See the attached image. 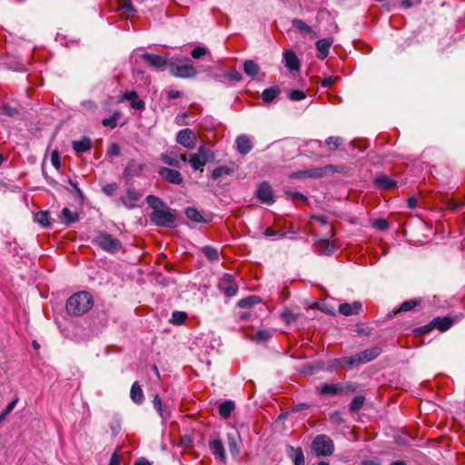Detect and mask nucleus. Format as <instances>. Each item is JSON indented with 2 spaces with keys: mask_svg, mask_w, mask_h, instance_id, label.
Returning a JSON list of instances; mask_svg holds the SVG:
<instances>
[{
  "mask_svg": "<svg viewBox=\"0 0 465 465\" xmlns=\"http://www.w3.org/2000/svg\"><path fill=\"white\" fill-rule=\"evenodd\" d=\"M94 305V299L88 292H77L66 302V312L73 316H82L88 312Z\"/></svg>",
  "mask_w": 465,
  "mask_h": 465,
  "instance_id": "nucleus-1",
  "label": "nucleus"
},
{
  "mask_svg": "<svg viewBox=\"0 0 465 465\" xmlns=\"http://www.w3.org/2000/svg\"><path fill=\"white\" fill-rule=\"evenodd\" d=\"M215 158L214 152L202 145L197 149V152L191 154L189 163L195 171H203L204 165L213 162Z\"/></svg>",
  "mask_w": 465,
  "mask_h": 465,
  "instance_id": "nucleus-2",
  "label": "nucleus"
},
{
  "mask_svg": "<svg viewBox=\"0 0 465 465\" xmlns=\"http://www.w3.org/2000/svg\"><path fill=\"white\" fill-rule=\"evenodd\" d=\"M357 385L352 382L323 384L320 390L322 395H347L355 391Z\"/></svg>",
  "mask_w": 465,
  "mask_h": 465,
  "instance_id": "nucleus-3",
  "label": "nucleus"
},
{
  "mask_svg": "<svg viewBox=\"0 0 465 465\" xmlns=\"http://www.w3.org/2000/svg\"><path fill=\"white\" fill-rule=\"evenodd\" d=\"M150 220L158 226L171 227L176 221V214L165 205L161 210L153 212Z\"/></svg>",
  "mask_w": 465,
  "mask_h": 465,
  "instance_id": "nucleus-4",
  "label": "nucleus"
},
{
  "mask_svg": "<svg viewBox=\"0 0 465 465\" xmlns=\"http://www.w3.org/2000/svg\"><path fill=\"white\" fill-rule=\"evenodd\" d=\"M94 242L101 249L111 253L117 252L122 248L118 239L105 232H99L94 238Z\"/></svg>",
  "mask_w": 465,
  "mask_h": 465,
  "instance_id": "nucleus-5",
  "label": "nucleus"
},
{
  "mask_svg": "<svg viewBox=\"0 0 465 465\" xmlns=\"http://www.w3.org/2000/svg\"><path fill=\"white\" fill-rule=\"evenodd\" d=\"M312 448L317 456H329L333 452L334 444L328 436L321 434L314 438Z\"/></svg>",
  "mask_w": 465,
  "mask_h": 465,
  "instance_id": "nucleus-6",
  "label": "nucleus"
},
{
  "mask_svg": "<svg viewBox=\"0 0 465 465\" xmlns=\"http://www.w3.org/2000/svg\"><path fill=\"white\" fill-rule=\"evenodd\" d=\"M142 194L134 187H129L126 190L125 195L121 196L116 200L118 205H123L127 209H134L137 206L138 201L141 199Z\"/></svg>",
  "mask_w": 465,
  "mask_h": 465,
  "instance_id": "nucleus-7",
  "label": "nucleus"
},
{
  "mask_svg": "<svg viewBox=\"0 0 465 465\" xmlns=\"http://www.w3.org/2000/svg\"><path fill=\"white\" fill-rule=\"evenodd\" d=\"M218 287L227 297L234 296L238 291L233 277L228 273H225L220 280Z\"/></svg>",
  "mask_w": 465,
  "mask_h": 465,
  "instance_id": "nucleus-8",
  "label": "nucleus"
},
{
  "mask_svg": "<svg viewBox=\"0 0 465 465\" xmlns=\"http://www.w3.org/2000/svg\"><path fill=\"white\" fill-rule=\"evenodd\" d=\"M159 175L167 183L172 184H182L183 177L181 173L177 170L171 169L168 167H161L158 170Z\"/></svg>",
  "mask_w": 465,
  "mask_h": 465,
  "instance_id": "nucleus-9",
  "label": "nucleus"
},
{
  "mask_svg": "<svg viewBox=\"0 0 465 465\" xmlns=\"http://www.w3.org/2000/svg\"><path fill=\"white\" fill-rule=\"evenodd\" d=\"M176 142L185 148L193 149L196 144V135L191 129H183L178 133Z\"/></svg>",
  "mask_w": 465,
  "mask_h": 465,
  "instance_id": "nucleus-10",
  "label": "nucleus"
},
{
  "mask_svg": "<svg viewBox=\"0 0 465 465\" xmlns=\"http://www.w3.org/2000/svg\"><path fill=\"white\" fill-rule=\"evenodd\" d=\"M171 74L176 77L190 78L197 74V70L192 64H171Z\"/></svg>",
  "mask_w": 465,
  "mask_h": 465,
  "instance_id": "nucleus-11",
  "label": "nucleus"
},
{
  "mask_svg": "<svg viewBox=\"0 0 465 465\" xmlns=\"http://www.w3.org/2000/svg\"><path fill=\"white\" fill-rule=\"evenodd\" d=\"M141 59H143L149 66L155 70H163L167 65V59L159 54H153L149 53H144L141 55Z\"/></svg>",
  "mask_w": 465,
  "mask_h": 465,
  "instance_id": "nucleus-12",
  "label": "nucleus"
},
{
  "mask_svg": "<svg viewBox=\"0 0 465 465\" xmlns=\"http://www.w3.org/2000/svg\"><path fill=\"white\" fill-rule=\"evenodd\" d=\"M257 198L263 203L272 204L274 203V196L270 184L266 182L262 183L256 192Z\"/></svg>",
  "mask_w": 465,
  "mask_h": 465,
  "instance_id": "nucleus-13",
  "label": "nucleus"
},
{
  "mask_svg": "<svg viewBox=\"0 0 465 465\" xmlns=\"http://www.w3.org/2000/svg\"><path fill=\"white\" fill-rule=\"evenodd\" d=\"M144 169L145 164L143 163H139L136 162L135 160H131L124 171V175L127 178L139 176L143 173Z\"/></svg>",
  "mask_w": 465,
  "mask_h": 465,
  "instance_id": "nucleus-14",
  "label": "nucleus"
},
{
  "mask_svg": "<svg viewBox=\"0 0 465 465\" xmlns=\"http://www.w3.org/2000/svg\"><path fill=\"white\" fill-rule=\"evenodd\" d=\"M236 149L242 155H245L252 149V141L246 134L239 135L235 140Z\"/></svg>",
  "mask_w": 465,
  "mask_h": 465,
  "instance_id": "nucleus-15",
  "label": "nucleus"
},
{
  "mask_svg": "<svg viewBox=\"0 0 465 465\" xmlns=\"http://www.w3.org/2000/svg\"><path fill=\"white\" fill-rule=\"evenodd\" d=\"M361 307L362 304L360 302H354L352 303L344 302L340 304L339 312L345 316L357 315L360 313Z\"/></svg>",
  "mask_w": 465,
  "mask_h": 465,
  "instance_id": "nucleus-16",
  "label": "nucleus"
},
{
  "mask_svg": "<svg viewBox=\"0 0 465 465\" xmlns=\"http://www.w3.org/2000/svg\"><path fill=\"white\" fill-rule=\"evenodd\" d=\"M332 43V38H323L316 42V48L318 50L317 57L319 59L324 60L328 56L329 50Z\"/></svg>",
  "mask_w": 465,
  "mask_h": 465,
  "instance_id": "nucleus-17",
  "label": "nucleus"
},
{
  "mask_svg": "<svg viewBox=\"0 0 465 465\" xmlns=\"http://www.w3.org/2000/svg\"><path fill=\"white\" fill-rule=\"evenodd\" d=\"M283 59L285 66L291 71H298L300 69V62L296 54L290 50L283 52Z\"/></svg>",
  "mask_w": 465,
  "mask_h": 465,
  "instance_id": "nucleus-18",
  "label": "nucleus"
},
{
  "mask_svg": "<svg viewBox=\"0 0 465 465\" xmlns=\"http://www.w3.org/2000/svg\"><path fill=\"white\" fill-rule=\"evenodd\" d=\"M153 404L156 411L159 413V415L163 419L167 420L171 416V410L170 408L162 403V401L160 399V396L158 394H155L153 400Z\"/></svg>",
  "mask_w": 465,
  "mask_h": 465,
  "instance_id": "nucleus-19",
  "label": "nucleus"
},
{
  "mask_svg": "<svg viewBox=\"0 0 465 465\" xmlns=\"http://www.w3.org/2000/svg\"><path fill=\"white\" fill-rule=\"evenodd\" d=\"M121 100H126L131 102L132 108L135 110H143L145 106V104L143 101L138 99V94L135 91H131L125 93Z\"/></svg>",
  "mask_w": 465,
  "mask_h": 465,
  "instance_id": "nucleus-20",
  "label": "nucleus"
},
{
  "mask_svg": "<svg viewBox=\"0 0 465 465\" xmlns=\"http://www.w3.org/2000/svg\"><path fill=\"white\" fill-rule=\"evenodd\" d=\"M210 449L213 453L222 461H224L226 459L225 450L223 448V444L221 440L215 439L210 441Z\"/></svg>",
  "mask_w": 465,
  "mask_h": 465,
  "instance_id": "nucleus-21",
  "label": "nucleus"
},
{
  "mask_svg": "<svg viewBox=\"0 0 465 465\" xmlns=\"http://www.w3.org/2000/svg\"><path fill=\"white\" fill-rule=\"evenodd\" d=\"M288 453L294 465H305L304 455L302 448H294L292 446H289Z\"/></svg>",
  "mask_w": 465,
  "mask_h": 465,
  "instance_id": "nucleus-22",
  "label": "nucleus"
},
{
  "mask_svg": "<svg viewBox=\"0 0 465 465\" xmlns=\"http://www.w3.org/2000/svg\"><path fill=\"white\" fill-rule=\"evenodd\" d=\"M381 353V349L379 347H373L371 349L364 350L359 353L361 362L366 363L369 362L375 358H377Z\"/></svg>",
  "mask_w": 465,
  "mask_h": 465,
  "instance_id": "nucleus-23",
  "label": "nucleus"
},
{
  "mask_svg": "<svg viewBox=\"0 0 465 465\" xmlns=\"http://www.w3.org/2000/svg\"><path fill=\"white\" fill-rule=\"evenodd\" d=\"M375 184L380 189L391 190L396 186L397 183L389 176L381 174L375 179Z\"/></svg>",
  "mask_w": 465,
  "mask_h": 465,
  "instance_id": "nucleus-24",
  "label": "nucleus"
},
{
  "mask_svg": "<svg viewBox=\"0 0 465 465\" xmlns=\"http://www.w3.org/2000/svg\"><path fill=\"white\" fill-rule=\"evenodd\" d=\"M130 397L136 404H142L143 402V391L137 381H134L131 387Z\"/></svg>",
  "mask_w": 465,
  "mask_h": 465,
  "instance_id": "nucleus-25",
  "label": "nucleus"
},
{
  "mask_svg": "<svg viewBox=\"0 0 465 465\" xmlns=\"http://www.w3.org/2000/svg\"><path fill=\"white\" fill-rule=\"evenodd\" d=\"M73 149L77 153H82L89 151L92 147V141L90 138L84 137L79 141H74L73 143Z\"/></svg>",
  "mask_w": 465,
  "mask_h": 465,
  "instance_id": "nucleus-26",
  "label": "nucleus"
},
{
  "mask_svg": "<svg viewBox=\"0 0 465 465\" xmlns=\"http://www.w3.org/2000/svg\"><path fill=\"white\" fill-rule=\"evenodd\" d=\"M432 323L435 325V328L445 331L451 327L453 321L450 317H437L432 320Z\"/></svg>",
  "mask_w": 465,
  "mask_h": 465,
  "instance_id": "nucleus-27",
  "label": "nucleus"
},
{
  "mask_svg": "<svg viewBox=\"0 0 465 465\" xmlns=\"http://www.w3.org/2000/svg\"><path fill=\"white\" fill-rule=\"evenodd\" d=\"M243 71L248 76L254 77L258 74L260 67L253 60H247L243 64Z\"/></svg>",
  "mask_w": 465,
  "mask_h": 465,
  "instance_id": "nucleus-28",
  "label": "nucleus"
},
{
  "mask_svg": "<svg viewBox=\"0 0 465 465\" xmlns=\"http://www.w3.org/2000/svg\"><path fill=\"white\" fill-rule=\"evenodd\" d=\"M235 405L232 401H225L219 406V413L223 419H228L234 410Z\"/></svg>",
  "mask_w": 465,
  "mask_h": 465,
  "instance_id": "nucleus-29",
  "label": "nucleus"
},
{
  "mask_svg": "<svg viewBox=\"0 0 465 465\" xmlns=\"http://www.w3.org/2000/svg\"><path fill=\"white\" fill-rule=\"evenodd\" d=\"M280 94V89L278 86H272L263 90L262 94V98L264 103H270L273 99H275Z\"/></svg>",
  "mask_w": 465,
  "mask_h": 465,
  "instance_id": "nucleus-30",
  "label": "nucleus"
},
{
  "mask_svg": "<svg viewBox=\"0 0 465 465\" xmlns=\"http://www.w3.org/2000/svg\"><path fill=\"white\" fill-rule=\"evenodd\" d=\"M62 223L71 224L78 220V214L68 208H64L61 213Z\"/></svg>",
  "mask_w": 465,
  "mask_h": 465,
  "instance_id": "nucleus-31",
  "label": "nucleus"
},
{
  "mask_svg": "<svg viewBox=\"0 0 465 465\" xmlns=\"http://www.w3.org/2000/svg\"><path fill=\"white\" fill-rule=\"evenodd\" d=\"M146 203L153 209V212H155L156 210H161L166 205L163 200L154 195H148L146 197Z\"/></svg>",
  "mask_w": 465,
  "mask_h": 465,
  "instance_id": "nucleus-32",
  "label": "nucleus"
},
{
  "mask_svg": "<svg viewBox=\"0 0 465 465\" xmlns=\"http://www.w3.org/2000/svg\"><path fill=\"white\" fill-rule=\"evenodd\" d=\"M260 302H261V298L259 296L252 295V296H248L246 298L240 300L238 302V306L240 308H251Z\"/></svg>",
  "mask_w": 465,
  "mask_h": 465,
  "instance_id": "nucleus-33",
  "label": "nucleus"
},
{
  "mask_svg": "<svg viewBox=\"0 0 465 465\" xmlns=\"http://www.w3.org/2000/svg\"><path fill=\"white\" fill-rule=\"evenodd\" d=\"M421 302L420 299H411L401 303L397 312H406L412 311Z\"/></svg>",
  "mask_w": 465,
  "mask_h": 465,
  "instance_id": "nucleus-34",
  "label": "nucleus"
},
{
  "mask_svg": "<svg viewBox=\"0 0 465 465\" xmlns=\"http://www.w3.org/2000/svg\"><path fill=\"white\" fill-rule=\"evenodd\" d=\"M233 170L228 166H219L215 168L211 174L213 180L216 181L223 175H231Z\"/></svg>",
  "mask_w": 465,
  "mask_h": 465,
  "instance_id": "nucleus-35",
  "label": "nucleus"
},
{
  "mask_svg": "<svg viewBox=\"0 0 465 465\" xmlns=\"http://www.w3.org/2000/svg\"><path fill=\"white\" fill-rule=\"evenodd\" d=\"M317 248L324 254H331L335 251V246L329 240H320L317 242Z\"/></svg>",
  "mask_w": 465,
  "mask_h": 465,
  "instance_id": "nucleus-36",
  "label": "nucleus"
},
{
  "mask_svg": "<svg viewBox=\"0 0 465 465\" xmlns=\"http://www.w3.org/2000/svg\"><path fill=\"white\" fill-rule=\"evenodd\" d=\"M118 8L126 15H134L136 13L131 0H118Z\"/></svg>",
  "mask_w": 465,
  "mask_h": 465,
  "instance_id": "nucleus-37",
  "label": "nucleus"
},
{
  "mask_svg": "<svg viewBox=\"0 0 465 465\" xmlns=\"http://www.w3.org/2000/svg\"><path fill=\"white\" fill-rule=\"evenodd\" d=\"M292 25L301 33L310 35L312 33V28L301 19L295 18L292 20Z\"/></svg>",
  "mask_w": 465,
  "mask_h": 465,
  "instance_id": "nucleus-38",
  "label": "nucleus"
},
{
  "mask_svg": "<svg viewBox=\"0 0 465 465\" xmlns=\"http://www.w3.org/2000/svg\"><path fill=\"white\" fill-rule=\"evenodd\" d=\"M202 251L210 262H216L219 260V252L216 248L204 246Z\"/></svg>",
  "mask_w": 465,
  "mask_h": 465,
  "instance_id": "nucleus-39",
  "label": "nucleus"
},
{
  "mask_svg": "<svg viewBox=\"0 0 465 465\" xmlns=\"http://www.w3.org/2000/svg\"><path fill=\"white\" fill-rule=\"evenodd\" d=\"M364 401H365V398L363 396L354 397L350 403V411L351 412L359 411L362 408Z\"/></svg>",
  "mask_w": 465,
  "mask_h": 465,
  "instance_id": "nucleus-40",
  "label": "nucleus"
},
{
  "mask_svg": "<svg viewBox=\"0 0 465 465\" xmlns=\"http://www.w3.org/2000/svg\"><path fill=\"white\" fill-rule=\"evenodd\" d=\"M121 114L119 112H114L113 115L109 118H104L102 121V124L105 127H109L114 129L117 125V120L120 118Z\"/></svg>",
  "mask_w": 465,
  "mask_h": 465,
  "instance_id": "nucleus-41",
  "label": "nucleus"
},
{
  "mask_svg": "<svg viewBox=\"0 0 465 465\" xmlns=\"http://www.w3.org/2000/svg\"><path fill=\"white\" fill-rule=\"evenodd\" d=\"M343 143V139L339 136H330L325 140V144L329 146L330 150H334Z\"/></svg>",
  "mask_w": 465,
  "mask_h": 465,
  "instance_id": "nucleus-42",
  "label": "nucleus"
},
{
  "mask_svg": "<svg viewBox=\"0 0 465 465\" xmlns=\"http://www.w3.org/2000/svg\"><path fill=\"white\" fill-rule=\"evenodd\" d=\"M323 173L322 169L321 168H313L311 170H306L304 172H301L295 174L296 177H321Z\"/></svg>",
  "mask_w": 465,
  "mask_h": 465,
  "instance_id": "nucleus-43",
  "label": "nucleus"
},
{
  "mask_svg": "<svg viewBox=\"0 0 465 465\" xmlns=\"http://www.w3.org/2000/svg\"><path fill=\"white\" fill-rule=\"evenodd\" d=\"M187 314L183 312H173L170 322L175 325H180L185 322Z\"/></svg>",
  "mask_w": 465,
  "mask_h": 465,
  "instance_id": "nucleus-44",
  "label": "nucleus"
},
{
  "mask_svg": "<svg viewBox=\"0 0 465 465\" xmlns=\"http://www.w3.org/2000/svg\"><path fill=\"white\" fill-rule=\"evenodd\" d=\"M34 220L35 223H39L42 227H47L49 225L47 212L36 213Z\"/></svg>",
  "mask_w": 465,
  "mask_h": 465,
  "instance_id": "nucleus-45",
  "label": "nucleus"
},
{
  "mask_svg": "<svg viewBox=\"0 0 465 465\" xmlns=\"http://www.w3.org/2000/svg\"><path fill=\"white\" fill-rule=\"evenodd\" d=\"M228 445L232 455L237 456L240 452V449L234 435L228 434Z\"/></svg>",
  "mask_w": 465,
  "mask_h": 465,
  "instance_id": "nucleus-46",
  "label": "nucleus"
},
{
  "mask_svg": "<svg viewBox=\"0 0 465 465\" xmlns=\"http://www.w3.org/2000/svg\"><path fill=\"white\" fill-rule=\"evenodd\" d=\"M161 160L170 166L176 168L180 167V161L177 157H172L167 153H162Z\"/></svg>",
  "mask_w": 465,
  "mask_h": 465,
  "instance_id": "nucleus-47",
  "label": "nucleus"
},
{
  "mask_svg": "<svg viewBox=\"0 0 465 465\" xmlns=\"http://www.w3.org/2000/svg\"><path fill=\"white\" fill-rule=\"evenodd\" d=\"M185 214L186 216L192 220V221H194V222H201L202 219H203V216L202 214L198 212L197 209L195 208H193V207H189L186 209L185 211Z\"/></svg>",
  "mask_w": 465,
  "mask_h": 465,
  "instance_id": "nucleus-48",
  "label": "nucleus"
},
{
  "mask_svg": "<svg viewBox=\"0 0 465 465\" xmlns=\"http://www.w3.org/2000/svg\"><path fill=\"white\" fill-rule=\"evenodd\" d=\"M272 336V332L269 330H259L254 336L257 341H266Z\"/></svg>",
  "mask_w": 465,
  "mask_h": 465,
  "instance_id": "nucleus-49",
  "label": "nucleus"
},
{
  "mask_svg": "<svg viewBox=\"0 0 465 465\" xmlns=\"http://www.w3.org/2000/svg\"><path fill=\"white\" fill-rule=\"evenodd\" d=\"M342 361H344V365H348L350 367L361 364L359 353L349 357H342Z\"/></svg>",
  "mask_w": 465,
  "mask_h": 465,
  "instance_id": "nucleus-50",
  "label": "nucleus"
},
{
  "mask_svg": "<svg viewBox=\"0 0 465 465\" xmlns=\"http://www.w3.org/2000/svg\"><path fill=\"white\" fill-rule=\"evenodd\" d=\"M18 401V399L13 400L8 405L5 407V409L2 411L0 414V421H4V420L12 412V411L15 409L16 403Z\"/></svg>",
  "mask_w": 465,
  "mask_h": 465,
  "instance_id": "nucleus-51",
  "label": "nucleus"
},
{
  "mask_svg": "<svg viewBox=\"0 0 465 465\" xmlns=\"http://www.w3.org/2000/svg\"><path fill=\"white\" fill-rule=\"evenodd\" d=\"M282 319L287 323V324H290L292 322H293L296 319H297V314H295L294 312H292V311L290 310H285L282 315H281Z\"/></svg>",
  "mask_w": 465,
  "mask_h": 465,
  "instance_id": "nucleus-52",
  "label": "nucleus"
},
{
  "mask_svg": "<svg viewBox=\"0 0 465 465\" xmlns=\"http://www.w3.org/2000/svg\"><path fill=\"white\" fill-rule=\"evenodd\" d=\"M207 54H208V49L203 46H197L191 53L192 57L194 59H199L202 56L206 55Z\"/></svg>",
  "mask_w": 465,
  "mask_h": 465,
  "instance_id": "nucleus-53",
  "label": "nucleus"
},
{
  "mask_svg": "<svg viewBox=\"0 0 465 465\" xmlns=\"http://www.w3.org/2000/svg\"><path fill=\"white\" fill-rule=\"evenodd\" d=\"M463 206H465V199L463 201H460V203H458L456 200L451 199L447 203V207L449 209L455 211L460 210Z\"/></svg>",
  "mask_w": 465,
  "mask_h": 465,
  "instance_id": "nucleus-54",
  "label": "nucleus"
},
{
  "mask_svg": "<svg viewBox=\"0 0 465 465\" xmlns=\"http://www.w3.org/2000/svg\"><path fill=\"white\" fill-rule=\"evenodd\" d=\"M345 366L344 365V361H342V358H339V359H333L330 361L329 363V366H328V370L329 371H335L341 367H343Z\"/></svg>",
  "mask_w": 465,
  "mask_h": 465,
  "instance_id": "nucleus-55",
  "label": "nucleus"
},
{
  "mask_svg": "<svg viewBox=\"0 0 465 465\" xmlns=\"http://www.w3.org/2000/svg\"><path fill=\"white\" fill-rule=\"evenodd\" d=\"M225 76L230 81L240 82L242 77L241 74L236 70H231L225 74Z\"/></svg>",
  "mask_w": 465,
  "mask_h": 465,
  "instance_id": "nucleus-56",
  "label": "nucleus"
},
{
  "mask_svg": "<svg viewBox=\"0 0 465 465\" xmlns=\"http://www.w3.org/2000/svg\"><path fill=\"white\" fill-rule=\"evenodd\" d=\"M117 188V184L115 183H112L105 184L102 190L106 195L111 196L115 193Z\"/></svg>",
  "mask_w": 465,
  "mask_h": 465,
  "instance_id": "nucleus-57",
  "label": "nucleus"
},
{
  "mask_svg": "<svg viewBox=\"0 0 465 465\" xmlns=\"http://www.w3.org/2000/svg\"><path fill=\"white\" fill-rule=\"evenodd\" d=\"M289 98L292 101H301L305 98V94L301 90H293L290 93Z\"/></svg>",
  "mask_w": 465,
  "mask_h": 465,
  "instance_id": "nucleus-58",
  "label": "nucleus"
},
{
  "mask_svg": "<svg viewBox=\"0 0 465 465\" xmlns=\"http://www.w3.org/2000/svg\"><path fill=\"white\" fill-rule=\"evenodd\" d=\"M338 79H339L338 76H328V77H325V78H323L321 81V86H322V87H330V86L333 85L338 81Z\"/></svg>",
  "mask_w": 465,
  "mask_h": 465,
  "instance_id": "nucleus-59",
  "label": "nucleus"
},
{
  "mask_svg": "<svg viewBox=\"0 0 465 465\" xmlns=\"http://www.w3.org/2000/svg\"><path fill=\"white\" fill-rule=\"evenodd\" d=\"M51 163H52L53 166L56 170H59V168L61 166V163H60V155H59V153L57 151L52 152V153H51Z\"/></svg>",
  "mask_w": 465,
  "mask_h": 465,
  "instance_id": "nucleus-60",
  "label": "nucleus"
},
{
  "mask_svg": "<svg viewBox=\"0 0 465 465\" xmlns=\"http://www.w3.org/2000/svg\"><path fill=\"white\" fill-rule=\"evenodd\" d=\"M264 234L268 237H273V236L279 235L281 238H283L285 236L286 232H282V231H275L272 228L268 227L265 230Z\"/></svg>",
  "mask_w": 465,
  "mask_h": 465,
  "instance_id": "nucleus-61",
  "label": "nucleus"
},
{
  "mask_svg": "<svg viewBox=\"0 0 465 465\" xmlns=\"http://www.w3.org/2000/svg\"><path fill=\"white\" fill-rule=\"evenodd\" d=\"M433 329H435V325L432 323V321H431L429 324H426L424 326H421V327L416 329L415 331H417L420 334H427Z\"/></svg>",
  "mask_w": 465,
  "mask_h": 465,
  "instance_id": "nucleus-62",
  "label": "nucleus"
},
{
  "mask_svg": "<svg viewBox=\"0 0 465 465\" xmlns=\"http://www.w3.org/2000/svg\"><path fill=\"white\" fill-rule=\"evenodd\" d=\"M121 464V456L118 451H114L110 459L108 465H120Z\"/></svg>",
  "mask_w": 465,
  "mask_h": 465,
  "instance_id": "nucleus-63",
  "label": "nucleus"
},
{
  "mask_svg": "<svg viewBox=\"0 0 465 465\" xmlns=\"http://www.w3.org/2000/svg\"><path fill=\"white\" fill-rule=\"evenodd\" d=\"M109 153L111 155H119L120 154V147L116 143H113L110 146Z\"/></svg>",
  "mask_w": 465,
  "mask_h": 465,
  "instance_id": "nucleus-64",
  "label": "nucleus"
}]
</instances>
